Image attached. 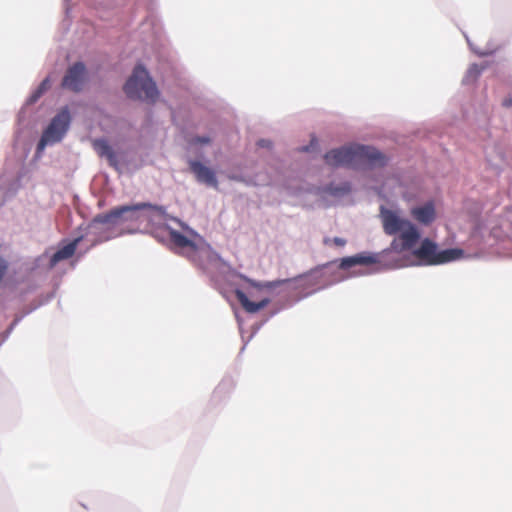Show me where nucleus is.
Wrapping results in <instances>:
<instances>
[{
    "instance_id": "15",
    "label": "nucleus",
    "mask_w": 512,
    "mask_h": 512,
    "mask_svg": "<svg viewBox=\"0 0 512 512\" xmlns=\"http://www.w3.org/2000/svg\"><path fill=\"white\" fill-rule=\"evenodd\" d=\"M93 148L99 156L106 157L110 162L114 160V152L106 140H95Z\"/></svg>"
},
{
    "instance_id": "3",
    "label": "nucleus",
    "mask_w": 512,
    "mask_h": 512,
    "mask_svg": "<svg viewBox=\"0 0 512 512\" xmlns=\"http://www.w3.org/2000/svg\"><path fill=\"white\" fill-rule=\"evenodd\" d=\"M413 255L425 265H439L459 259L463 255L461 249L438 250L437 244L425 238L420 247L413 251Z\"/></svg>"
},
{
    "instance_id": "2",
    "label": "nucleus",
    "mask_w": 512,
    "mask_h": 512,
    "mask_svg": "<svg viewBox=\"0 0 512 512\" xmlns=\"http://www.w3.org/2000/svg\"><path fill=\"white\" fill-rule=\"evenodd\" d=\"M124 91L131 99L144 100L150 103H154L159 96L155 82L142 65H137L134 68L132 75L124 85Z\"/></svg>"
},
{
    "instance_id": "6",
    "label": "nucleus",
    "mask_w": 512,
    "mask_h": 512,
    "mask_svg": "<svg viewBox=\"0 0 512 512\" xmlns=\"http://www.w3.org/2000/svg\"><path fill=\"white\" fill-rule=\"evenodd\" d=\"M354 167L358 164H366L371 167H382L386 164V157L377 149L354 144Z\"/></svg>"
},
{
    "instance_id": "18",
    "label": "nucleus",
    "mask_w": 512,
    "mask_h": 512,
    "mask_svg": "<svg viewBox=\"0 0 512 512\" xmlns=\"http://www.w3.org/2000/svg\"><path fill=\"white\" fill-rule=\"evenodd\" d=\"M7 270H8L7 261L4 258L0 257V281L4 278Z\"/></svg>"
},
{
    "instance_id": "23",
    "label": "nucleus",
    "mask_w": 512,
    "mask_h": 512,
    "mask_svg": "<svg viewBox=\"0 0 512 512\" xmlns=\"http://www.w3.org/2000/svg\"><path fill=\"white\" fill-rule=\"evenodd\" d=\"M329 192L332 195H335V196H338V195H341L343 193H346V191H343V189H340V188H335V189L329 188Z\"/></svg>"
},
{
    "instance_id": "10",
    "label": "nucleus",
    "mask_w": 512,
    "mask_h": 512,
    "mask_svg": "<svg viewBox=\"0 0 512 512\" xmlns=\"http://www.w3.org/2000/svg\"><path fill=\"white\" fill-rule=\"evenodd\" d=\"M325 161L331 166L349 164L352 161V146L331 150L325 154Z\"/></svg>"
},
{
    "instance_id": "24",
    "label": "nucleus",
    "mask_w": 512,
    "mask_h": 512,
    "mask_svg": "<svg viewBox=\"0 0 512 512\" xmlns=\"http://www.w3.org/2000/svg\"><path fill=\"white\" fill-rule=\"evenodd\" d=\"M47 83H48V80H47V79H46V80H44V81L41 83V85H40V87H39V92H40V93L46 89Z\"/></svg>"
},
{
    "instance_id": "22",
    "label": "nucleus",
    "mask_w": 512,
    "mask_h": 512,
    "mask_svg": "<svg viewBox=\"0 0 512 512\" xmlns=\"http://www.w3.org/2000/svg\"><path fill=\"white\" fill-rule=\"evenodd\" d=\"M352 266V257H346L342 260L341 267L346 268Z\"/></svg>"
},
{
    "instance_id": "9",
    "label": "nucleus",
    "mask_w": 512,
    "mask_h": 512,
    "mask_svg": "<svg viewBox=\"0 0 512 512\" xmlns=\"http://www.w3.org/2000/svg\"><path fill=\"white\" fill-rule=\"evenodd\" d=\"M169 239L175 248L179 249L187 257H191L197 251V245L180 232L170 229Z\"/></svg>"
},
{
    "instance_id": "1",
    "label": "nucleus",
    "mask_w": 512,
    "mask_h": 512,
    "mask_svg": "<svg viewBox=\"0 0 512 512\" xmlns=\"http://www.w3.org/2000/svg\"><path fill=\"white\" fill-rule=\"evenodd\" d=\"M380 217L383 230L387 235L399 234L401 249L410 250L418 242L420 233L409 220L401 218L397 212L381 207Z\"/></svg>"
},
{
    "instance_id": "21",
    "label": "nucleus",
    "mask_w": 512,
    "mask_h": 512,
    "mask_svg": "<svg viewBox=\"0 0 512 512\" xmlns=\"http://www.w3.org/2000/svg\"><path fill=\"white\" fill-rule=\"evenodd\" d=\"M257 145L262 148H269L271 147V142L266 139H261L257 142Z\"/></svg>"
},
{
    "instance_id": "8",
    "label": "nucleus",
    "mask_w": 512,
    "mask_h": 512,
    "mask_svg": "<svg viewBox=\"0 0 512 512\" xmlns=\"http://www.w3.org/2000/svg\"><path fill=\"white\" fill-rule=\"evenodd\" d=\"M189 168L199 182L205 183L214 188L218 187L215 173L199 161H190Z\"/></svg>"
},
{
    "instance_id": "17",
    "label": "nucleus",
    "mask_w": 512,
    "mask_h": 512,
    "mask_svg": "<svg viewBox=\"0 0 512 512\" xmlns=\"http://www.w3.org/2000/svg\"><path fill=\"white\" fill-rule=\"evenodd\" d=\"M482 70V67H479L477 64H473L468 70V76L477 77L481 74Z\"/></svg>"
},
{
    "instance_id": "16",
    "label": "nucleus",
    "mask_w": 512,
    "mask_h": 512,
    "mask_svg": "<svg viewBox=\"0 0 512 512\" xmlns=\"http://www.w3.org/2000/svg\"><path fill=\"white\" fill-rule=\"evenodd\" d=\"M324 243H325V245H331L333 243V244H335L337 246L342 247V246H344L346 244V241L344 239H342V238L335 237L333 239L325 238L324 239Z\"/></svg>"
},
{
    "instance_id": "11",
    "label": "nucleus",
    "mask_w": 512,
    "mask_h": 512,
    "mask_svg": "<svg viewBox=\"0 0 512 512\" xmlns=\"http://www.w3.org/2000/svg\"><path fill=\"white\" fill-rule=\"evenodd\" d=\"M411 216L424 225L431 224L436 218L435 206L432 201L411 209Z\"/></svg>"
},
{
    "instance_id": "19",
    "label": "nucleus",
    "mask_w": 512,
    "mask_h": 512,
    "mask_svg": "<svg viewBox=\"0 0 512 512\" xmlns=\"http://www.w3.org/2000/svg\"><path fill=\"white\" fill-rule=\"evenodd\" d=\"M192 143L194 144H208L210 143L209 137H196L192 140Z\"/></svg>"
},
{
    "instance_id": "14",
    "label": "nucleus",
    "mask_w": 512,
    "mask_h": 512,
    "mask_svg": "<svg viewBox=\"0 0 512 512\" xmlns=\"http://www.w3.org/2000/svg\"><path fill=\"white\" fill-rule=\"evenodd\" d=\"M380 263L381 262L378 254L359 253L354 255V267L358 265L377 266Z\"/></svg>"
},
{
    "instance_id": "20",
    "label": "nucleus",
    "mask_w": 512,
    "mask_h": 512,
    "mask_svg": "<svg viewBox=\"0 0 512 512\" xmlns=\"http://www.w3.org/2000/svg\"><path fill=\"white\" fill-rule=\"evenodd\" d=\"M241 278H242L245 282H247L250 286H252V287H255V288H261V287H262V285H261L260 283H257V282H255L254 280H252V279H250V278H248V277H246V276H241Z\"/></svg>"
},
{
    "instance_id": "4",
    "label": "nucleus",
    "mask_w": 512,
    "mask_h": 512,
    "mask_svg": "<svg viewBox=\"0 0 512 512\" xmlns=\"http://www.w3.org/2000/svg\"><path fill=\"white\" fill-rule=\"evenodd\" d=\"M70 120L69 110L65 107L51 120L48 127L44 130L37 145V151L44 150L48 144L59 142L69 128Z\"/></svg>"
},
{
    "instance_id": "12",
    "label": "nucleus",
    "mask_w": 512,
    "mask_h": 512,
    "mask_svg": "<svg viewBox=\"0 0 512 512\" xmlns=\"http://www.w3.org/2000/svg\"><path fill=\"white\" fill-rule=\"evenodd\" d=\"M235 296L242 308L248 313H256L269 304V299H263L259 302L250 301L247 295L240 289L235 290Z\"/></svg>"
},
{
    "instance_id": "7",
    "label": "nucleus",
    "mask_w": 512,
    "mask_h": 512,
    "mask_svg": "<svg viewBox=\"0 0 512 512\" xmlns=\"http://www.w3.org/2000/svg\"><path fill=\"white\" fill-rule=\"evenodd\" d=\"M86 78L87 71L85 65L82 62H76L67 69L61 85L65 89L79 92L82 90Z\"/></svg>"
},
{
    "instance_id": "5",
    "label": "nucleus",
    "mask_w": 512,
    "mask_h": 512,
    "mask_svg": "<svg viewBox=\"0 0 512 512\" xmlns=\"http://www.w3.org/2000/svg\"><path fill=\"white\" fill-rule=\"evenodd\" d=\"M143 209H157L162 211L161 207H156L148 203H140L136 205H125L116 207L105 214H99L93 222L100 224H116L119 220L129 221L135 220V213Z\"/></svg>"
},
{
    "instance_id": "13",
    "label": "nucleus",
    "mask_w": 512,
    "mask_h": 512,
    "mask_svg": "<svg viewBox=\"0 0 512 512\" xmlns=\"http://www.w3.org/2000/svg\"><path fill=\"white\" fill-rule=\"evenodd\" d=\"M81 240H82V236L77 237L73 241H71L70 243L65 245L64 247L58 249L52 255V257L50 259L51 266L56 265L58 262H60L62 260H66V259L71 258L74 255V253H75V251L77 249V246H78V244L80 243Z\"/></svg>"
}]
</instances>
